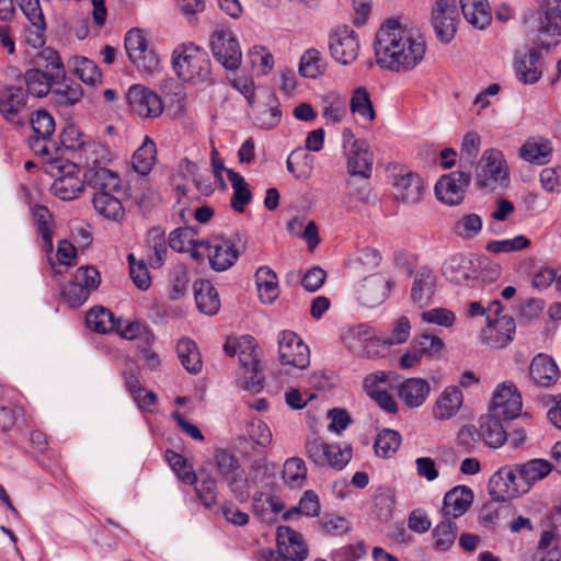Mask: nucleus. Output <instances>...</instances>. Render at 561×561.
<instances>
[{"label":"nucleus","mask_w":561,"mask_h":561,"mask_svg":"<svg viewBox=\"0 0 561 561\" xmlns=\"http://www.w3.org/2000/svg\"><path fill=\"white\" fill-rule=\"evenodd\" d=\"M45 171L54 178V180L59 178L80 176L78 164L62 158L48 160L45 164Z\"/></svg>","instance_id":"nucleus-59"},{"label":"nucleus","mask_w":561,"mask_h":561,"mask_svg":"<svg viewBox=\"0 0 561 561\" xmlns=\"http://www.w3.org/2000/svg\"><path fill=\"white\" fill-rule=\"evenodd\" d=\"M283 480L290 489H300L307 479V468L302 458H288L283 466Z\"/></svg>","instance_id":"nucleus-48"},{"label":"nucleus","mask_w":561,"mask_h":561,"mask_svg":"<svg viewBox=\"0 0 561 561\" xmlns=\"http://www.w3.org/2000/svg\"><path fill=\"white\" fill-rule=\"evenodd\" d=\"M462 401L463 396L458 387H446L435 401L432 411L433 417L438 421L450 420L460 410Z\"/></svg>","instance_id":"nucleus-25"},{"label":"nucleus","mask_w":561,"mask_h":561,"mask_svg":"<svg viewBox=\"0 0 561 561\" xmlns=\"http://www.w3.org/2000/svg\"><path fill=\"white\" fill-rule=\"evenodd\" d=\"M329 49L333 59L342 65L352 64L358 56L359 42L356 33L347 26L330 35Z\"/></svg>","instance_id":"nucleus-16"},{"label":"nucleus","mask_w":561,"mask_h":561,"mask_svg":"<svg viewBox=\"0 0 561 561\" xmlns=\"http://www.w3.org/2000/svg\"><path fill=\"white\" fill-rule=\"evenodd\" d=\"M30 123L35 136L41 137L43 140H48L55 131V121L46 111L35 112L31 116Z\"/></svg>","instance_id":"nucleus-60"},{"label":"nucleus","mask_w":561,"mask_h":561,"mask_svg":"<svg viewBox=\"0 0 561 561\" xmlns=\"http://www.w3.org/2000/svg\"><path fill=\"white\" fill-rule=\"evenodd\" d=\"M502 304L499 300L493 301L489 306V311L494 312L496 317L493 319L488 316V327L482 332L484 342L494 348L506 346L515 333V321L510 316H499Z\"/></svg>","instance_id":"nucleus-8"},{"label":"nucleus","mask_w":561,"mask_h":561,"mask_svg":"<svg viewBox=\"0 0 561 561\" xmlns=\"http://www.w3.org/2000/svg\"><path fill=\"white\" fill-rule=\"evenodd\" d=\"M394 198L405 205L420 203L424 195V183L421 176L411 171H400L392 180Z\"/></svg>","instance_id":"nucleus-18"},{"label":"nucleus","mask_w":561,"mask_h":561,"mask_svg":"<svg viewBox=\"0 0 561 561\" xmlns=\"http://www.w3.org/2000/svg\"><path fill=\"white\" fill-rule=\"evenodd\" d=\"M165 458L176 477L183 483L192 485L197 482V478L192 466L182 455L172 450H167Z\"/></svg>","instance_id":"nucleus-56"},{"label":"nucleus","mask_w":561,"mask_h":561,"mask_svg":"<svg viewBox=\"0 0 561 561\" xmlns=\"http://www.w3.org/2000/svg\"><path fill=\"white\" fill-rule=\"evenodd\" d=\"M270 463L265 458L254 459L251 462L247 477H243L247 488V499L250 496V489L252 485H259L263 483L268 477Z\"/></svg>","instance_id":"nucleus-62"},{"label":"nucleus","mask_w":561,"mask_h":561,"mask_svg":"<svg viewBox=\"0 0 561 561\" xmlns=\"http://www.w3.org/2000/svg\"><path fill=\"white\" fill-rule=\"evenodd\" d=\"M195 301L198 310L207 316L216 314L220 309V299L217 289L207 279L194 283Z\"/></svg>","instance_id":"nucleus-33"},{"label":"nucleus","mask_w":561,"mask_h":561,"mask_svg":"<svg viewBox=\"0 0 561 561\" xmlns=\"http://www.w3.org/2000/svg\"><path fill=\"white\" fill-rule=\"evenodd\" d=\"M458 11L455 0H436L432 10V24L437 38L448 44L457 32Z\"/></svg>","instance_id":"nucleus-13"},{"label":"nucleus","mask_w":561,"mask_h":561,"mask_svg":"<svg viewBox=\"0 0 561 561\" xmlns=\"http://www.w3.org/2000/svg\"><path fill=\"white\" fill-rule=\"evenodd\" d=\"M341 340L351 352L359 356L375 358L385 354V344L381 339H379L375 330L366 323L343 328L341 331Z\"/></svg>","instance_id":"nucleus-6"},{"label":"nucleus","mask_w":561,"mask_h":561,"mask_svg":"<svg viewBox=\"0 0 561 561\" xmlns=\"http://www.w3.org/2000/svg\"><path fill=\"white\" fill-rule=\"evenodd\" d=\"M255 282L262 302L272 304L278 297V279L270 267L261 266L255 273Z\"/></svg>","instance_id":"nucleus-36"},{"label":"nucleus","mask_w":561,"mask_h":561,"mask_svg":"<svg viewBox=\"0 0 561 561\" xmlns=\"http://www.w3.org/2000/svg\"><path fill=\"white\" fill-rule=\"evenodd\" d=\"M483 220L474 213L457 217L451 226V232L461 240L469 241L477 238L482 231Z\"/></svg>","instance_id":"nucleus-37"},{"label":"nucleus","mask_w":561,"mask_h":561,"mask_svg":"<svg viewBox=\"0 0 561 561\" xmlns=\"http://www.w3.org/2000/svg\"><path fill=\"white\" fill-rule=\"evenodd\" d=\"M148 260L153 268L160 267L167 257L168 245L163 232L152 229L148 237Z\"/></svg>","instance_id":"nucleus-54"},{"label":"nucleus","mask_w":561,"mask_h":561,"mask_svg":"<svg viewBox=\"0 0 561 561\" xmlns=\"http://www.w3.org/2000/svg\"><path fill=\"white\" fill-rule=\"evenodd\" d=\"M201 245L208 247L209 252V264L213 270L224 272L234 265L237 262L240 251L236 248L234 243L228 239L215 240L213 244L201 241Z\"/></svg>","instance_id":"nucleus-21"},{"label":"nucleus","mask_w":561,"mask_h":561,"mask_svg":"<svg viewBox=\"0 0 561 561\" xmlns=\"http://www.w3.org/2000/svg\"><path fill=\"white\" fill-rule=\"evenodd\" d=\"M457 525L450 518H445L433 529L434 548L444 552L449 550L457 537Z\"/></svg>","instance_id":"nucleus-52"},{"label":"nucleus","mask_w":561,"mask_h":561,"mask_svg":"<svg viewBox=\"0 0 561 561\" xmlns=\"http://www.w3.org/2000/svg\"><path fill=\"white\" fill-rule=\"evenodd\" d=\"M172 66L180 79L194 84L210 81V60L207 53L192 44H182L172 53Z\"/></svg>","instance_id":"nucleus-3"},{"label":"nucleus","mask_w":561,"mask_h":561,"mask_svg":"<svg viewBox=\"0 0 561 561\" xmlns=\"http://www.w3.org/2000/svg\"><path fill=\"white\" fill-rule=\"evenodd\" d=\"M179 359L183 367L191 374H197L202 369V358L196 343L190 339H181L176 346Z\"/></svg>","instance_id":"nucleus-49"},{"label":"nucleus","mask_w":561,"mask_h":561,"mask_svg":"<svg viewBox=\"0 0 561 561\" xmlns=\"http://www.w3.org/2000/svg\"><path fill=\"white\" fill-rule=\"evenodd\" d=\"M276 541L277 548L291 561H302L308 556L301 535L288 526L277 527Z\"/></svg>","instance_id":"nucleus-24"},{"label":"nucleus","mask_w":561,"mask_h":561,"mask_svg":"<svg viewBox=\"0 0 561 561\" xmlns=\"http://www.w3.org/2000/svg\"><path fill=\"white\" fill-rule=\"evenodd\" d=\"M85 323L89 329L101 334L110 333L115 328L113 313L104 307L90 309L85 316Z\"/></svg>","instance_id":"nucleus-53"},{"label":"nucleus","mask_w":561,"mask_h":561,"mask_svg":"<svg viewBox=\"0 0 561 561\" xmlns=\"http://www.w3.org/2000/svg\"><path fill=\"white\" fill-rule=\"evenodd\" d=\"M508 167L501 150L486 149L476 165V184L480 188L495 191L507 186Z\"/></svg>","instance_id":"nucleus-5"},{"label":"nucleus","mask_w":561,"mask_h":561,"mask_svg":"<svg viewBox=\"0 0 561 561\" xmlns=\"http://www.w3.org/2000/svg\"><path fill=\"white\" fill-rule=\"evenodd\" d=\"M367 553L366 546L363 541L355 545H347L334 549L331 554V561H357Z\"/></svg>","instance_id":"nucleus-64"},{"label":"nucleus","mask_w":561,"mask_h":561,"mask_svg":"<svg viewBox=\"0 0 561 561\" xmlns=\"http://www.w3.org/2000/svg\"><path fill=\"white\" fill-rule=\"evenodd\" d=\"M36 62L46 69L45 72L51 73V80L55 83H61L66 78V70L57 50L45 47L38 55Z\"/></svg>","instance_id":"nucleus-46"},{"label":"nucleus","mask_w":561,"mask_h":561,"mask_svg":"<svg viewBox=\"0 0 561 561\" xmlns=\"http://www.w3.org/2000/svg\"><path fill=\"white\" fill-rule=\"evenodd\" d=\"M116 192H95L92 204L95 211L103 218L119 222L125 217V208L119 198L115 196Z\"/></svg>","instance_id":"nucleus-31"},{"label":"nucleus","mask_w":561,"mask_h":561,"mask_svg":"<svg viewBox=\"0 0 561 561\" xmlns=\"http://www.w3.org/2000/svg\"><path fill=\"white\" fill-rule=\"evenodd\" d=\"M431 386L423 378H408L397 388L400 400L409 408H419L427 399Z\"/></svg>","instance_id":"nucleus-26"},{"label":"nucleus","mask_w":561,"mask_h":561,"mask_svg":"<svg viewBox=\"0 0 561 561\" xmlns=\"http://www.w3.org/2000/svg\"><path fill=\"white\" fill-rule=\"evenodd\" d=\"M76 157L85 171L102 168L112 160L108 148L94 140L81 141L76 150Z\"/></svg>","instance_id":"nucleus-22"},{"label":"nucleus","mask_w":561,"mask_h":561,"mask_svg":"<svg viewBox=\"0 0 561 561\" xmlns=\"http://www.w3.org/2000/svg\"><path fill=\"white\" fill-rule=\"evenodd\" d=\"M278 358L283 365L306 369L310 364L309 347L294 331L278 334Z\"/></svg>","instance_id":"nucleus-10"},{"label":"nucleus","mask_w":561,"mask_h":561,"mask_svg":"<svg viewBox=\"0 0 561 561\" xmlns=\"http://www.w3.org/2000/svg\"><path fill=\"white\" fill-rule=\"evenodd\" d=\"M552 466L545 459H531L512 468H503L497 472V479L492 482L501 493L502 500H510L528 492L534 483L546 478Z\"/></svg>","instance_id":"nucleus-2"},{"label":"nucleus","mask_w":561,"mask_h":561,"mask_svg":"<svg viewBox=\"0 0 561 561\" xmlns=\"http://www.w3.org/2000/svg\"><path fill=\"white\" fill-rule=\"evenodd\" d=\"M84 182L95 192H121L122 183L117 173L105 165L99 169L84 171Z\"/></svg>","instance_id":"nucleus-32"},{"label":"nucleus","mask_w":561,"mask_h":561,"mask_svg":"<svg viewBox=\"0 0 561 561\" xmlns=\"http://www.w3.org/2000/svg\"><path fill=\"white\" fill-rule=\"evenodd\" d=\"M401 444V436L397 431L383 428L375 439L374 448L377 456L390 458L397 453Z\"/></svg>","instance_id":"nucleus-55"},{"label":"nucleus","mask_w":561,"mask_h":561,"mask_svg":"<svg viewBox=\"0 0 561 561\" xmlns=\"http://www.w3.org/2000/svg\"><path fill=\"white\" fill-rule=\"evenodd\" d=\"M25 84L27 91L37 98H44L51 94L53 84H56L51 80V73H47L41 69L33 68L24 75Z\"/></svg>","instance_id":"nucleus-45"},{"label":"nucleus","mask_w":561,"mask_h":561,"mask_svg":"<svg viewBox=\"0 0 561 561\" xmlns=\"http://www.w3.org/2000/svg\"><path fill=\"white\" fill-rule=\"evenodd\" d=\"M425 53L424 38L396 20H388L376 34V64L382 69L410 71L421 64Z\"/></svg>","instance_id":"nucleus-1"},{"label":"nucleus","mask_w":561,"mask_h":561,"mask_svg":"<svg viewBox=\"0 0 561 561\" xmlns=\"http://www.w3.org/2000/svg\"><path fill=\"white\" fill-rule=\"evenodd\" d=\"M85 182L81 176L59 178L54 180L50 191L62 201H73L84 191Z\"/></svg>","instance_id":"nucleus-47"},{"label":"nucleus","mask_w":561,"mask_h":561,"mask_svg":"<svg viewBox=\"0 0 561 561\" xmlns=\"http://www.w3.org/2000/svg\"><path fill=\"white\" fill-rule=\"evenodd\" d=\"M217 471L230 491L240 500H247L245 481L239 459L227 449H218L214 456Z\"/></svg>","instance_id":"nucleus-9"},{"label":"nucleus","mask_w":561,"mask_h":561,"mask_svg":"<svg viewBox=\"0 0 561 561\" xmlns=\"http://www.w3.org/2000/svg\"><path fill=\"white\" fill-rule=\"evenodd\" d=\"M327 65V59L320 50L309 48L300 57L299 72L305 78L317 79L325 72Z\"/></svg>","instance_id":"nucleus-40"},{"label":"nucleus","mask_w":561,"mask_h":561,"mask_svg":"<svg viewBox=\"0 0 561 561\" xmlns=\"http://www.w3.org/2000/svg\"><path fill=\"white\" fill-rule=\"evenodd\" d=\"M227 176L233 190L230 205L237 213H243L245 206L252 201L249 186L244 178L231 169L227 170Z\"/></svg>","instance_id":"nucleus-43"},{"label":"nucleus","mask_w":561,"mask_h":561,"mask_svg":"<svg viewBox=\"0 0 561 561\" xmlns=\"http://www.w3.org/2000/svg\"><path fill=\"white\" fill-rule=\"evenodd\" d=\"M463 18L469 24L484 30L491 23L492 16L486 0H460Z\"/></svg>","instance_id":"nucleus-34"},{"label":"nucleus","mask_w":561,"mask_h":561,"mask_svg":"<svg viewBox=\"0 0 561 561\" xmlns=\"http://www.w3.org/2000/svg\"><path fill=\"white\" fill-rule=\"evenodd\" d=\"M27 92L21 87H5L0 91V114L12 125H23L21 115L26 108Z\"/></svg>","instance_id":"nucleus-19"},{"label":"nucleus","mask_w":561,"mask_h":561,"mask_svg":"<svg viewBox=\"0 0 561 561\" xmlns=\"http://www.w3.org/2000/svg\"><path fill=\"white\" fill-rule=\"evenodd\" d=\"M125 49L130 62L141 72L153 73L159 70L160 61L156 53L148 47L146 35L140 28H131L125 36Z\"/></svg>","instance_id":"nucleus-7"},{"label":"nucleus","mask_w":561,"mask_h":561,"mask_svg":"<svg viewBox=\"0 0 561 561\" xmlns=\"http://www.w3.org/2000/svg\"><path fill=\"white\" fill-rule=\"evenodd\" d=\"M539 34L550 36L554 43L561 36V0H554L548 5Z\"/></svg>","instance_id":"nucleus-51"},{"label":"nucleus","mask_w":561,"mask_h":561,"mask_svg":"<svg viewBox=\"0 0 561 561\" xmlns=\"http://www.w3.org/2000/svg\"><path fill=\"white\" fill-rule=\"evenodd\" d=\"M470 181L471 174L468 171L458 170L444 174L435 185V195L438 201L446 205H459L465 197Z\"/></svg>","instance_id":"nucleus-12"},{"label":"nucleus","mask_w":561,"mask_h":561,"mask_svg":"<svg viewBox=\"0 0 561 561\" xmlns=\"http://www.w3.org/2000/svg\"><path fill=\"white\" fill-rule=\"evenodd\" d=\"M75 73L82 82L89 85H96L102 81V75L96 64L85 57L75 58Z\"/></svg>","instance_id":"nucleus-57"},{"label":"nucleus","mask_w":561,"mask_h":561,"mask_svg":"<svg viewBox=\"0 0 561 561\" xmlns=\"http://www.w3.org/2000/svg\"><path fill=\"white\" fill-rule=\"evenodd\" d=\"M234 344L238 347L237 354H239L240 363L245 370L256 373L261 363L259 358L260 350L255 339L251 335H242L236 340Z\"/></svg>","instance_id":"nucleus-39"},{"label":"nucleus","mask_w":561,"mask_h":561,"mask_svg":"<svg viewBox=\"0 0 561 561\" xmlns=\"http://www.w3.org/2000/svg\"><path fill=\"white\" fill-rule=\"evenodd\" d=\"M529 375L535 383L549 387L559 378V368L552 357L538 354L531 360Z\"/></svg>","instance_id":"nucleus-30"},{"label":"nucleus","mask_w":561,"mask_h":561,"mask_svg":"<svg viewBox=\"0 0 561 561\" xmlns=\"http://www.w3.org/2000/svg\"><path fill=\"white\" fill-rule=\"evenodd\" d=\"M34 224L37 233L42 237L44 242V250L46 252L53 251V220L51 215L47 207L36 205L33 207Z\"/></svg>","instance_id":"nucleus-50"},{"label":"nucleus","mask_w":561,"mask_h":561,"mask_svg":"<svg viewBox=\"0 0 561 561\" xmlns=\"http://www.w3.org/2000/svg\"><path fill=\"white\" fill-rule=\"evenodd\" d=\"M436 277L432 270L421 267L413 275L411 286V299L420 307L430 304L435 291Z\"/></svg>","instance_id":"nucleus-28"},{"label":"nucleus","mask_w":561,"mask_h":561,"mask_svg":"<svg viewBox=\"0 0 561 561\" xmlns=\"http://www.w3.org/2000/svg\"><path fill=\"white\" fill-rule=\"evenodd\" d=\"M83 96V90L79 83L70 82L53 88L51 103L59 110L71 107L79 103Z\"/></svg>","instance_id":"nucleus-41"},{"label":"nucleus","mask_w":561,"mask_h":561,"mask_svg":"<svg viewBox=\"0 0 561 561\" xmlns=\"http://www.w3.org/2000/svg\"><path fill=\"white\" fill-rule=\"evenodd\" d=\"M323 117L340 123L346 115V100L339 94H329L323 100Z\"/></svg>","instance_id":"nucleus-58"},{"label":"nucleus","mask_w":561,"mask_h":561,"mask_svg":"<svg viewBox=\"0 0 561 561\" xmlns=\"http://www.w3.org/2000/svg\"><path fill=\"white\" fill-rule=\"evenodd\" d=\"M392 375V373L383 370H378L367 375L363 383L367 396L374 398L383 391H388V388L390 387V377Z\"/></svg>","instance_id":"nucleus-61"},{"label":"nucleus","mask_w":561,"mask_h":561,"mask_svg":"<svg viewBox=\"0 0 561 561\" xmlns=\"http://www.w3.org/2000/svg\"><path fill=\"white\" fill-rule=\"evenodd\" d=\"M514 71L519 82L536 83L542 75L540 54L535 48L518 53L515 56Z\"/></svg>","instance_id":"nucleus-23"},{"label":"nucleus","mask_w":561,"mask_h":561,"mask_svg":"<svg viewBox=\"0 0 561 561\" xmlns=\"http://www.w3.org/2000/svg\"><path fill=\"white\" fill-rule=\"evenodd\" d=\"M347 171L351 175H358L368 179L371 174L373 160L367 150L366 144L360 147L345 151Z\"/></svg>","instance_id":"nucleus-38"},{"label":"nucleus","mask_w":561,"mask_h":561,"mask_svg":"<svg viewBox=\"0 0 561 561\" xmlns=\"http://www.w3.org/2000/svg\"><path fill=\"white\" fill-rule=\"evenodd\" d=\"M156 144L148 136H146L142 145L133 154V168L137 173L147 175L152 170L156 163Z\"/></svg>","instance_id":"nucleus-42"},{"label":"nucleus","mask_w":561,"mask_h":561,"mask_svg":"<svg viewBox=\"0 0 561 561\" xmlns=\"http://www.w3.org/2000/svg\"><path fill=\"white\" fill-rule=\"evenodd\" d=\"M413 343L425 357H434L444 348L443 340L428 332L421 334Z\"/></svg>","instance_id":"nucleus-63"},{"label":"nucleus","mask_w":561,"mask_h":561,"mask_svg":"<svg viewBox=\"0 0 561 561\" xmlns=\"http://www.w3.org/2000/svg\"><path fill=\"white\" fill-rule=\"evenodd\" d=\"M501 419L503 417L490 412L480 421V437L493 448L501 447L507 439Z\"/></svg>","instance_id":"nucleus-35"},{"label":"nucleus","mask_w":561,"mask_h":561,"mask_svg":"<svg viewBox=\"0 0 561 561\" xmlns=\"http://www.w3.org/2000/svg\"><path fill=\"white\" fill-rule=\"evenodd\" d=\"M522 396L513 382H503L494 390L490 412L503 419H515L522 411Z\"/></svg>","instance_id":"nucleus-15"},{"label":"nucleus","mask_w":561,"mask_h":561,"mask_svg":"<svg viewBox=\"0 0 561 561\" xmlns=\"http://www.w3.org/2000/svg\"><path fill=\"white\" fill-rule=\"evenodd\" d=\"M350 111L363 121L371 123L376 118V112L368 91L364 87H357L350 100Z\"/></svg>","instance_id":"nucleus-44"},{"label":"nucleus","mask_w":561,"mask_h":561,"mask_svg":"<svg viewBox=\"0 0 561 561\" xmlns=\"http://www.w3.org/2000/svg\"><path fill=\"white\" fill-rule=\"evenodd\" d=\"M391 286V282L383 275L368 276L356 286V299L363 306L374 308L388 298Z\"/></svg>","instance_id":"nucleus-17"},{"label":"nucleus","mask_w":561,"mask_h":561,"mask_svg":"<svg viewBox=\"0 0 561 561\" xmlns=\"http://www.w3.org/2000/svg\"><path fill=\"white\" fill-rule=\"evenodd\" d=\"M442 274L448 282L466 286H472L479 277L472 256L463 253H456L446 259Z\"/></svg>","instance_id":"nucleus-14"},{"label":"nucleus","mask_w":561,"mask_h":561,"mask_svg":"<svg viewBox=\"0 0 561 561\" xmlns=\"http://www.w3.org/2000/svg\"><path fill=\"white\" fill-rule=\"evenodd\" d=\"M210 47L215 58L226 69L234 70L241 64V49L232 32L225 28H217L211 35Z\"/></svg>","instance_id":"nucleus-11"},{"label":"nucleus","mask_w":561,"mask_h":561,"mask_svg":"<svg viewBox=\"0 0 561 561\" xmlns=\"http://www.w3.org/2000/svg\"><path fill=\"white\" fill-rule=\"evenodd\" d=\"M552 154V144L541 136H533L519 148V157L527 162L542 165L549 162Z\"/></svg>","instance_id":"nucleus-29"},{"label":"nucleus","mask_w":561,"mask_h":561,"mask_svg":"<svg viewBox=\"0 0 561 561\" xmlns=\"http://www.w3.org/2000/svg\"><path fill=\"white\" fill-rule=\"evenodd\" d=\"M305 454L318 467L342 470L352 459L353 450L350 444H329L321 437L311 435L305 440Z\"/></svg>","instance_id":"nucleus-4"},{"label":"nucleus","mask_w":561,"mask_h":561,"mask_svg":"<svg viewBox=\"0 0 561 561\" xmlns=\"http://www.w3.org/2000/svg\"><path fill=\"white\" fill-rule=\"evenodd\" d=\"M127 100L131 110L141 117H157L163 111L160 96L141 84L129 88Z\"/></svg>","instance_id":"nucleus-20"},{"label":"nucleus","mask_w":561,"mask_h":561,"mask_svg":"<svg viewBox=\"0 0 561 561\" xmlns=\"http://www.w3.org/2000/svg\"><path fill=\"white\" fill-rule=\"evenodd\" d=\"M473 501V492L466 485H457L449 490L443 502V513L445 518L450 516L457 518L463 515L471 506Z\"/></svg>","instance_id":"nucleus-27"}]
</instances>
